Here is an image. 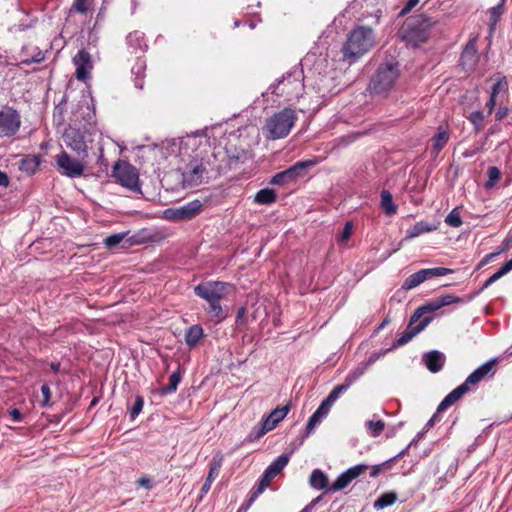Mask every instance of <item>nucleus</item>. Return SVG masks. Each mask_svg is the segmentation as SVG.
I'll return each mask as SVG.
<instances>
[{"instance_id":"nucleus-23","label":"nucleus","mask_w":512,"mask_h":512,"mask_svg":"<svg viewBox=\"0 0 512 512\" xmlns=\"http://www.w3.org/2000/svg\"><path fill=\"white\" fill-rule=\"evenodd\" d=\"M290 404L273 409L269 414L262 417V423L271 431L281 422L290 411Z\"/></svg>"},{"instance_id":"nucleus-46","label":"nucleus","mask_w":512,"mask_h":512,"mask_svg":"<svg viewBox=\"0 0 512 512\" xmlns=\"http://www.w3.org/2000/svg\"><path fill=\"white\" fill-rule=\"evenodd\" d=\"M269 430L265 427V425L262 423H258L255 425L251 431L248 433V435L245 438V442L247 443H253L257 440H259L261 437H263Z\"/></svg>"},{"instance_id":"nucleus-63","label":"nucleus","mask_w":512,"mask_h":512,"mask_svg":"<svg viewBox=\"0 0 512 512\" xmlns=\"http://www.w3.org/2000/svg\"><path fill=\"white\" fill-rule=\"evenodd\" d=\"M511 247H512V236L506 237L504 239V241L502 242V246L496 251V253H498V255H500L501 253L508 251Z\"/></svg>"},{"instance_id":"nucleus-30","label":"nucleus","mask_w":512,"mask_h":512,"mask_svg":"<svg viewBox=\"0 0 512 512\" xmlns=\"http://www.w3.org/2000/svg\"><path fill=\"white\" fill-rule=\"evenodd\" d=\"M203 161L206 163V169L210 178L217 177L220 174L230 171L226 162H221L220 160L215 159V152H213L211 156L203 159Z\"/></svg>"},{"instance_id":"nucleus-6","label":"nucleus","mask_w":512,"mask_h":512,"mask_svg":"<svg viewBox=\"0 0 512 512\" xmlns=\"http://www.w3.org/2000/svg\"><path fill=\"white\" fill-rule=\"evenodd\" d=\"M399 75L400 71L397 62H387L380 64L368 85L370 94L386 95L393 88Z\"/></svg>"},{"instance_id":"nucleus-39","label":"nucleus","mask_w":512,"mask_h":512,"mask_svg":"<svg viewBox=\"0 0 512 512\" xmlns=\"http://www.w3.org/2000/svg\"><path fill=\"white\" fill-rule=\"evenodd\" d=\"M380 205L387 215H393L397 211V206L393 202L392 194L384 189L381 191Z\"/></svg>"},{"instance_id":"nucleus-29","label":"nucleus","mask_w":512,"mask_h":512,"mask_svg":"<svg viewBox=\"0 0 512 512\" xmlns=\"http://www.w3.org/2000/svg\"><path fill=\"white\" fill-rule=\"evenodd\" d=\"M127 45L131 49V53H137L138 51L145 52L148 49V45L145 40V34L140 31H133L126 37Z\"/></svg>"},{"instance_id":"nucleus-59","label":"nucleus","mask_w":512,"mask_h":512,"mask_svg":"<svg viewBox=\"0 0 512 512\" xmlns=\"http://www.w3.org/2000/svg\"><path fill=\"white\" fill-rule=\"evenodd\" d=\"M41 393L43 395V400L40 402V406L42 408L49 407L52 393L47 383L42 384Z\"/></svg>"},{"instance_id":"nucleus-33","label":"nucleus","mask_w":512,"mask_h":512,"mask_svg":"<svg viewBox=\"0 0 512 512\" xmlns=\"http://www.w3.org/2000/svg\"><path fill=\"white\" fill-rule=\"evenodd\" d=\"M40 163V156L25 155L19 163V170L28 174H34L38 170Z\"/></svg>"},{"instance_id":"nucleus-37","label":"nucleus","mask_w":512,"mask_h":512,"mask_svg":"<svg viewBox=\"0 0 512 512\" xmlns=\"http://www.w3.org/2000/svg\"><path fill=\"white\" fill-rule=\"evenodd\" d=\"M436 229L437 226L434 224H430L426 221H419L407 231L406 238H415L422 234L432 232Z\"/></svg>"},{"instance_id":"nucleus-58","label":"nucleus","mask_w":512,"mask_h":512,"mask_svg":"<svg viewBox=\"0 0 512 512\" xmlns=\"http://www.w3.org/2000/svg\"><path fill=\"white\" fill-rule=\"evenodd\" d=\"M352 231H353V222L347 221L344 224V227H343V230H342L340 236L338 237V240H337L338 243L339 244L346 243L348 241V239L351 237Z\"/></svg>"},{"instance_id":"nucleus-15","label":"nucleus","mask_w":512,"mask_h":512,"mask_svg":"<svg viewBox=\"0 0 512 512\" xmlns=\"http://www.w3.org/2000/svg\"><path fill=\"white\" fill-rule=\"evenodd\" d=\"M246 151L238 148L236 145L229 143L224 149L215 152V159L226 162L229 170L236 169L246 160Z\"/></svg>"},{"instance_id":"nucleus-45","label":"nucleus","mask_w":512,"mask_h":512,"mask_svg":"<svg viewBox=\"0 0 512 512\" xmlns=\"http://www.w3.org/2000/svg\"><path fill=\"white\" fill-rule=\"evenodd\" d=\"M385 352H375L373 354H371L368 359H366L365 361L359 363L355 368H353V370L359 374V377L361 378L364 373L366 372V370L372 365L374 364L382 355H384Z\"/></svg>"},{"instance_id":"nucleus-13","label":"nucleus","mask_w":512,"mask_h":512,"mask_svg":"<svg viewBox=\"0 0 512 512\" xmlns=\"http://www.w3.org/2000/svg\"><path fill=\"white\" fill-rule=\"evenodd\" d=\"M21 127L20 113L12 106H4L0 110V137H14Z\"/></svg>"},{"instance_id":"nucleus-61","label":"nucleus","mask_w":512,"mask_h":512,"mask_svg":"<svg viewBox=\"0 0 512 512\" xmlns=\"http://www.w3.org/2000/svg\"><path fill=\"white\" fill-rule=\"evenodd\" d=\"M506 88H507L506 78L502 77L492 86L490 95L497 96V94L499 93V91L501 89H506Z\"/></svg>"},{"instance_id":"nucleus-44","label":"nucleus","mask_w":512,"mask_h":512,"mask_svg":"<svg viewBox=\"0 0 512 512\" xmlns=\"http://www.w3.org/2000/svg\"><path fill=\"white\" fill-rule=\"evenodd\" d=\"M420 271L424 281L432 279L433 277H441L453 273L452 269L445 267L427 268L421 269Z\"/></svg>"},{"instance_id":"nucleus-34","label":"nucleus","mask_w":512,"mask_h":512,"mask_svg":"<svg viewBox=\"0 0 512 512\" xmlns=\"http://www.w3.org/2000/svg\"><path fill=\"white\" fill-rule=\"evenodd\" d=\"M512 270V258L507 261L499 270H497L493 275H491L481 286V288L475 293V295L480 294L485 289L490 287L494 282L499 280L501 277L506 275Z\"/></svg>"},{"instance_id":"nucleus-31","label":"nucleus","mask_w":512,"mask_h":512,"mask_svg":"<svg viewBox=\"0 0 512 512\" xmlns=\"http://www.w3.org/2000/svg\"><path fill=\"white\" fill-rule=\"evenodd\" d=\"M309 485L315 490H324L326 493L330 487L328 476L321 469H314L309 477Z\"/></svg>"},{"instance_id":"nucleus-26","label":"nucleus","mask_w":512,"mask_h":512,"mask_svg":"<svg viewBox=\"0 0 512 512\" xmlns=\"http://www.w3.org/2000/svg\"><path fill=\"white\" fill-rule=\"evenodd\" d=\"M470 390L466 387L464 383L457 386L450 393H448L444 399L440 402L437 407V413H440L450 406H452L455 402H457L464 394L469 392Z\"/></svg>"},{"instance_id":"nucleus-18","label":"nucleus","mask_w":512,"mask_h":512,"mask_svg":"<svg viewBox=\"0 0 512 512\" xmlns=\"http://www.w3.org/2000/svg\"><path fill=\"white\" fill-rule=\"evenodd\" d=\"M431 316L423 318L420 322H412V316L410 317L409 324L404 332H402L396 342L393 344L394 348L401 347L407 344L413 337L423 331L429 323L432 321Z\"/></svg>"},{"instance_id":"nucleus-8","label":"nucleus","mask_w":512,"mask_h":512,"mask_svg":"<svg viewBox=\"0 0 512 512\" xmlns=\"http://www.w3.org/2000/svg\"><path fill=\"white\" fill-rule=\"evenodd\" d=\"M208 202V197H203L178 207L167 208L163 211V218L171 222L191 220L203 211Z\"/></svg>"},{"instance_id":"nucleus-10","label":"nucleus","mask_w":512,"mask_h":512,"mask_svg":"<svg viewBox=\"0 0 512 512\" xmlns=\"http://www.w3.org/2000/svg\"><path fill=\"white\" fill-rule=\"evenodd\" d=\"M112 177L121 186L129 189L132 192H141L139 184V175L134 166L124 160H119L115 163L112 171Z\"/></svg>"},{"instance_id":"nucleus-28","label":"nucleus","mask_w":512,"mask_h":512,"mask_svg":"<svg viewBox=\"0 0 512 512\" xmlns=\"http://www.w3.org/2000/svg\"><path fill=\"white\" fill-rule=\"evenodd\" d=\"M477 61H478L477 49L471 42H469L465 46V48L461 54L460 64L464 69L471 70L476 66Z\"/></svg>"},{"instance_id":"nucleus-11","label":"nucleus","mask_w":512,"mask_h":512,"mask_svg":"<svg viewBox=\"0 0 512 512\" xmlns=\"http://www.w3.org/2000/svg\"><path fill=\"white\" fill-rule=\"evenodd\" d=\"M181 172V183L183 188H192L202 184L205 180L211 179L206 163L202 159L193 158Z\"/></svg>"},{"instance_id":"nucleus-9","label":"nucleus","mask_w":512,"mask_h":512,"mask_svg":"<svg viewBox=\"0 0 512 512\" xmlns=\"http://www.w3.org/2000/svg\"><path fill=\"white\" fill-rule=\"evenodd\" d=\"M474 296L475 295H470L466 298H462L452 294L441 295L418 307L411 315L412 322H420L424 318L423 316L425 314L435 312L444 306L455 303H468L474 298Z\"/></svg>"},{"instance_id":"nucleus-52","label":"nucleus","mask_w":512,"mask_h":512,"mask_svg":"<svg viewBox=\"0 0 512 512\" xmlns=\"http://www.w3.org/2000/svg\"><path fill=\"white\" fill-rule=\"evenodd\" d=\"M445 223L451 227L458 228L462 225V219L458 207L453 208L445 217Z\"/></svg>"},{"instance_id":"nucleus-49","label":"nucleus","mask_w":512,"mask_h":512,"mask_svg":"<svg viewBox=\"0 0 512 512\" xmlns=\"http://www.w3.org/2000/svg\"><path fill=\"white\" fill-rule=\"evenodd\" d=\"M424 282L421 271H417L408 276L402 284L403 290H411Z\"/></svg>"},{"instance_id":"nucleus-24","label":"nucleus","mask_w":512,"mask_h":512,"mask_svg":"<svg viewBox=\"0 0 512 512\" xmlns=\"http://www.w3.org/2000/svg\"><path fill=\"white\" fill-rule=\"evenodd\" d=\"M470 390L466 387L464 383L457 386L450 393H448L444 399L440 402L437 407V413H440L450 406H452L455 402H457L464 394L469 392Z\"/></svg>"},{"instance_id":"nucleus-12","label":"nucleus","mask_w":512,"mask_h":512,"mask_svg":"<svg viewBox=\"0 0 512 512\" xmlns=\"http://www.w3.org/2000/svg\"><path fill=\"white\" fill-rule=\"evenodd\" d=\"M318 164L316 159H307L298 161L289 168L279 173H276L270 179L271 185L282 186L295 182L298 178L303 177L309 168Z\"/></svg>"},{"instance_id":"nucleus-20","label":"nucleus","mask_w":512,"mask_h":512,"mask_svg":"<svg viewBox=\"0 0 512 512\" xmlns=\"http://www.w3.org/2000/svg\"><path fill=\"white\" fill-rule=\"evenodd\" d=\"M332 404L323 400L320 406L316 409V411L310 416L307 425L306 431L302 435L299 445H302L304 440L314 431L315 427L321 423V421L327 416L330 407Z\"/></svg>"},{"instance_id":"nucleus-55","label":"nucleus","mask_w":512,"mask_h":512,"mask_svg":"<svg viewBox=\"0 0 512 512\" xmlns=\"http://www.w3.org/2000/svg\"><path fill=\"white\" fill-rule=\"evenodd\" d=\"M144 406V398L141 395H137L135 397V402L132 407L129 409V418L131 421H134L139 414L141 413Z\"/></svg>"},{"instance_id":"nucleus-1","label":"nucleus","mask_w":512,"mask_h":512,"mask_svg":"<svg viewBox=\"0 0 512 512\" xmlns=\"http://www.w3.org/2000/svg\"><path fill=\"white\" fill-rule=\"evenodd\" d=\"M85 109L82 113L84 123L79 119L77 112L72 113L71 122L64 130L62 139L67 148L72 150L78 158L88 159L90 150H93V142L98 136V131L93 123L95 113L88 105L80 106L79 110Z\"/></svg>"},{"instance_id":"nucleus-22","label":"nucleus","mask_w":512,"mask_h":512,"mask_svg":"<svg viewBox=\"0 0 512 512\" xmlns=\"http://www.w3.org/2000/svg\"><path fill=\"white\" fill-rule=\"evenodd\" d=\"M445 355L438 350H431L422 355L421 361L431 373H438L445 364Z\"/></svg>"},{"instance_id":"nucleus-38","label":"nucleus","mask_w":512,"mask_h":512,"mask_svg":"<svg viewBox=\"0 0 512 512\" xmlns=\"http://www.w3.org/2000/svg\"><path fill=\"white\" fill-rule=\"evenodd\" d=\"M290 454H281L265 470L276 477L288 464Z\"/></svg>"},{"instance_id":"nucleus-42","label":"nucleus","mask_w":512,"mask_h":512,"mask_svg":"<svg viewBox=\"0 0 512 512\" xmlns=\"http://www.w3.org/2000/svg\"><path fill=\"white\" fill-rule=\"evenodd\" d=\"M397 501V494L395 492H387L381 494L374 502L375 509H384L393 505Z\"/></svg>"},{"instance_id":"nucleus-21","label":"nucleus","mask_w":512,"mask_h":512,"mask_svg":"<svg viewBox=\"0 0 512 512\" xmlns=\"http://www.w3.org/2000/svg\"><path fill=\"white\" fill-rule=\"evenodd\" d=\"M360 379L359 374L356 373L353 369L349 371L346 375L344 382L336 385L327 398L325 399L330 404H334V402L345 393L354 383H356Z\"/></svg>"},{"instance_id":"nucleus-2","label":"nucleus","mask_w":512,"mask_h":512,"mask_svg":"<svg viewBox=\"0 0 512 512\" xmlns=\"http://www.w3.org/2000/svg\"><path fill=\"white\" fill-rule=\"evenodd\" d=\"M194 294L207 302L204 308L206 314L216 324L223 322L229 315L227 307H223L221 301L231 292L235 291V285L224 281H206L196 285Z\"/></svg>"},{"instance_id":"nucleus-17","label":"nucleus","mask_w":512,"mask_h":512,"mask_svg":"<svg viewBox=\"0 0 512 512\" xmlns=\"http://www.w3.org/2000/svg\"><path fill=\"white\" fill-rule=\"evenodd\" d=\"M496 362H497V359H490L487 362L483 363L482 365L477 367L472 373H470L463 383L466 385V387L470 391L475 390L476 389L475 386L480 381H482L486 377L487 378L494 377V375L496 373V369H495Z\"/></svg>"},{"instance_id":"nucleus-50","label":"nucleus","mask_w":512,"mask_h":512,"mask_svg":"<svg viewBox=\"0 0 512 512\" xmlns=\"http://www.w3.org/2000/svg\"><path fill=\"white\" fill-rule=\"evenodd\" d=\"M365 427L370 436L377 437L379 436L385 428V423L382 420H368L365 423Z\"/></svg>"},{"instance_id":"nucleus-35","label":"nucleus","mask_w":512,"mask_h":512,"mask_svg":"<svg viewBox=\"0 0 512 512\" xmlns=\"http://www.w3.org/2000/svg\"><path fill=\"white\" fill-rule=\"evenodd\" d=\"M204 336L203 328L198 325L190 326L185 333V343L190 348L195 347Z\"/></svg>"},{"instance_id":"nucleus-62","label":"nucleus","mask_w":512,"mask_h":512,"mask_svg":"<svg viewBox=\"0 0 512 512\" xmlns=\"http://www.w3.org/2000/svg\"><path fill=\"white\" fill-rule=\"evenodd\" d=\"M8 414L16 423L22 422L24 420V415L17 408L9 409Z\"/></svg>"},{"instance_id":"nucleus-16","label":"nucleus","mask_w":512,"mask_h":512,"mask_svg":"<svg viewBox=\"0 0 512 512\" xmlns=\"http://www.w3.org/2000/svg\"><path fill=\"white\" fill-rule=\"evenodd\" d=\"M369 468L367 464L359 463L343 471L330 485L328 492H337L345 489L354 479L362 475Z\"/></svg>"},{"instance_id":"nucleus-36","label":"nucleus","mask_w":512,"mask_h":512,"mask_svg":"<svg viewBox=\"0 0 512 512\" xmlns=\"http://www.w3.org/2000/svg\"><path fill=\"white\" fill-rule=\"evenodd\" d=\"M277 200V193L274 189L264 188L259 190L254 196V203L258 205H271Z\"/></svg>"},{"instance_id":"nucleus-5","label":"nucleus","mask_w":512,"mask_h":512,"mask_svg":"<svg viewBox=\"0 0 512 512\" xmlns=\"http://www.w3.org/2000/svg\"><path fill=\"white\" fill-rule=\"evenodd\" d=\"M432 26L431 18L425 14H417L408 17L401 29V38L411 46H418L427 41Z\"/></svg>"},{"instance_id":"nucleus-48","label":"nucleus","mask_w":512,"mask_h":512,"mask_svg":"<svg viewBox=\"0 0 512 512\" xmlns=\"http://www.w3.org/2000/svg\"><path fill=\"white\" fill-rule=\"evenodd\" d=\"M467 119L473 125L475 132H480L484 128L485 115L481 110L473 111Z\"/></svg>"},{"instance_id":"nucleus-4","label":"nucleus","mask_w":512,"mask_h":512,"mask_svg":"<svg viewBox=\"0 0 512 512\" xmlns=\"http://www.w3.org/2000/svg\"><path fill=\"white\" fill-rule=\"evenodd\" d=\"M374 31L370 27L357 26L347 36L342 46L343 60L349 65L356 63L374 45Z\"/></svg>"},{"instance_id":"nucleus-7","label":"nucleus","mask_w":512,"mask_h":512,"mask_svg":"<svg viewBox=\"0 0 512 512\" xmlns=\"http://www.w3.org/2000/svg\"><path fill=\"white\" fill-rule=\"evenodd\" d=\"M296 120L293 110L284 108L283 110L273 114L266 122L264 129L267 137L272 140L286 137Z\"/></svg>"},{"instance_id":"nucleus-47","label":"nucleus","mask_w":512,"mask_h":512,"mask_svg":"<svg viewBox=\"0 0 512 512\" xmlns=\"http://www.w3.org/2000/svg\"><path fill=\"white\" fill-rule=\"evenodd\" d=\"M223 462V456L221 454H216L213 456L210 464H209V472L207 475V478L211 480H215L217 476L219 475L221 466Z\"/></svg>"},{"instance_id":"nucleus-40","label":"nucleus","mask_w":512,"mask_h":512,"mask_svg":"<svg viewBox=\"0 0 512 512\" xmlns=\"http://www.w3.org/2000/svg\"><path fill=\"white\" fill-rule=\"evenodd\" d=\"M181 379H182V376H181V373L179 370L173 372L169 377L168 385L162 387L159 390V394L162 396H165V395L174 393L177 390L178 385L181 382Z\"/></svg>"},{"instance_id":"nucleus-56","label":"nucleus","mask_w":512,"mask_h":512,"mask_svg":"<svg viewBox=\"0 0 512 512\" xmlns=\"http://www.w3.org/2000/svg\"><path fill=\"white\" fill-rule=\"evenodd\" d=\"M90 152L95 156L97 164L107 167L108 164L104 158V148L100 142L97 143L96 147L93 146V150H90Z\"/></svg>"},{"instance_id":"nucleus-14","label":"nucleus","mask_w":512,"mask_h":512,"mask_svg":"<svg viewBox=\"0 0 512 512\" xmlns=\"http://www.w3.org/2000/svg\"><path fill=\"white\" fill-rule=\"evenodd\" d=\"M56 163L60 173L69 178L81 177L84 173V167L88 163L87 159L72 158L66 151H62L56 156Z\"/></svg>"},{"instance_id":"nucleus-43","label":"nucleus","mask_w":512,"mask_h":512,"mask_svg":"<svg viewBox=\"0 0 512 512\" xmlns=\"http://www.w3.org/2000/svg\"><path fill=\"white\" fill-rule=\"evenodd\" d=\"M275 477L272 476L268 471H264L260 479L258 480L257 485H255L250 492L253 493L256 497H259L260 494L264 492V490L269 486L272 479Z\"/></svg>"},{"instance_id":"nucleus-54","label":"nucleus","mask_w":512,"mask_h":512,"mask_svg":"<svg viewBox=\"0 0 512 512\" xmlns=\"http://www.w3.org/2000/svg\"><path fill=\"white\" fill-rule=\"evenodd\" d=\"M93 0H73L70 12L86 15Z\"/></svg>"},{"instance_id":"nucleus-25","label":"nucleus","mask_w":512,"mask_h":512,"mask_svg":"<svg viewBox=\"0 0 512 512\" xmlns=\"http://www.w3.org/2000/svg\"><path fill=\"white\" fill-rule=\"evenodd\" d=\"M470 390L466 387L464 383L457 386L450 393H448L444 399L440 402L437 407V413H440L450 406H452L455 402H457L464 394L469 392Z\"/></svg>"},{"instance_id":"nucleus-53","label":"nucleus","mask_w":512,"mask_h":512,"mask_svg":"<svg viewBox=\"0 0 512 512\" xmlns=\"http://www.w3.org/2000/svg\"><path fill=\"white\" fill-rule=\"evenodd\" d=\"M487 175L488 180L486 181L484 186L486 189H490L493 188L496 185L497 181L500 179L501 172L498 167L491 166L487 170Z\"/></svg>"},{"instance_id":"nucleus-27","label":"nucleus","mask_w":512,"mask_h":512,"mask_svg":"<svg viewBox=\"0 0 512 512\" xmlns=\"http://www.w3.org/2000/svg\"><path fill=\"white\" fill-rule=\"evenodd\" d=\"M450 139L449 130L447 127L439 126L438 132L433 137V145L431 148V155L436 158L441 150L447 145Z\"/></svg>"},{"instance_id":"nucleus-51","label":"nucleus","mask_w":512,"mask_h":512,"mask_svg":"<svg viewBox=\"0 0 512 512\" xmlns=\"http://www.w3.org/2000/svg\"><path fill=\"white\" fill-rule=\"evenodd\" d=\"M128 234H129V232L127 231V232H121V233L109 235L104 239L103 243L106 246V248L114 249L124 240V238Z\"/></svg>"},{"instance_id":"nucleus-3","label":"nucleus","mask_w":512,"mask_h":512,"mask_svg":"<svg viewBox=\"0 0 512 512\" xmlns=\"http://www.w3.org/2000/svg\"><path fill=\"white\" fill-rule=\"evenodd\" d=\"M304 79L305 76L302 64H296L284 73L281 78L270 84L267 91L263 93L262 96L265 98L271 94L284 98L287 102L299 99L304 93Z\"/></svg>"},{"instance_id":"nucleus-64","label":"nucleus","mask_w":512,"mask_h":512,"mask_svg":"<svg viewBox=\"0 0 512 512\" xmlns=\"http://www.w3.org/2000/svg\"><path fill=\"white\" fill-rule=\"evenodd\" d=\"M509 113V109L506 106H500L495 112V120L501 121L503 120Z\"/></svg>"},{"instance_id":"nucleus-41","label":"nucleus","mask_w":512,"mask_h":512,"mask_svg":"<svg viewBox=\"0 0 512 512\" xmlns=\"http://www.w3.org/2000/svg\"><path fill=\"white\" fill-rule=\"evenodd\" d=\"M27 49H28L27 46H23L21 49V54L26 56L24 59L21 60V62H20L21 65L28 66L33 63H41L42 61H44L45 54L38 47L34 48V53L31 57L27 56V54H26Z\"/></svg>"},{"instance_id":"nucleus-57","label":"nucleus","mask_w":512,"mask_h":512,"mask_svg":"<svg viewBox=\"0 0 512 512\" xmlns=\"http://www.w3.org/2000/svg\"><path fill=\"white\" fill-rule=\"evenodd\" d=\"M506 0H500L499 3L490 9V20L496 24L503 14V6Z\"/></svg>"},{"instance_id":"nucleus-32","label":"nucleus","mask_w":512,"mask_h":512,"mask_svg":"<svg viewBox=\"0 0 512 512\" xmlns=\"http://www.w3.org/2000/svg\"><path fill=\"white\" fill-rule=\"evenodd\" d=\"M145 71L146 61L145 59L138 57L132 66L131 73L133 75L134 86L139 90H142L144 87Z\"/></svg>"},{"instance_id":"nucleus-19","label":"nucleus","mask_w":512,"mask_h":512,"mask_svg":"<svg viewBox=\"0 0 512 512\" xmlns=\"http://www.w3.org/2000/svg\"><path fill=\"white\" fill-rule=\"evenodd\" d=\"M73 63L76 66V78L80 81H86L90 77L93 68L89 52L85 49L79 50L73 57Z\"/></svg>"},{"instance_id":"nucleus-60","label":"nucleus","mask_w":512,"mask_h":512,"mask_svg":"<svg viewBox=\"0 0 512 512\" xmlns=\"http://www.w3.org/2000/svg\"><path fill=\"white\" fill-rule=\"evenodd\" d=\"M257 498L253 493L249 492L247 500L240 505L236 512H247Z\"/></svg>"}]
</instances>
